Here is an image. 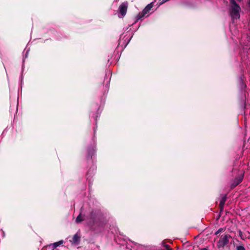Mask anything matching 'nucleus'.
Here are the masks:
<instances>
[{
  "mask_svg": "<svg viewBox=\"0 0 250 250\" xmlns=\"http://www.w3.org/2000/svg\"><path fill=\"white\" fill-rule=\"evenodd\" d=\"M102 216V213L99 209H92L86 217L87 219H89L88 225L91 228L93 227L96 224L97 220L99 219Z\"/></svg>",
  "mask_w": 250,
  "mask_h": 250,
  "instance_id": "f257e3e1",
  "label": "nucleus"
},
{
  "mask_svg": "<svg viewBox=\"0 0 250 250\" xmlns=\"http://www.w3.org/2000/svg\"><path fill=\"white\" fill-rule=\"evenodd\" d=\"M231 4L230 8V14L233 18L240 17L239 12L241 10V8L238 4L236 3L235 0H229Z\"/></svg>",
  "mask_w": 250,
  "mask_h": 250,
  "instance_id": "f03ea898",
  "label": "nucleus"
},
{
  "mask_svg": "<svg viewBox=\"0 0 250 250\" xmlns=\"http://www.w3.org/2000/svg\"><path fill=\"white\" fill-rule=\"evenodd\" d=\"M231 236L229 234L222 235L217 243V247L220 250H223L224 247L229 243V238Z\"/></svg>",
  "mask_w": 250,
  "mask_h": 250,
  "instance_id": "7ed1b4c3",
  "label": "nucleus"
},
{
  "mask_svg": "<svg viewBox=\"0 0 250 250\" xmlns=\"http://www.w3.org/2000/svg\"><path fill=\"white\" fill-rule=\"evenodd\" d=\"M154 6V2H152L147 4L145 8L143 9L141 13H140L136 16V20L135 23L137 22L139 20L144 17L146 14L149 13V11Z\"/></svg>",
  "mask_w": 250,
  "mask_h": 250,
  "instance_id": "20e7f679",
  "label": "nucleus"
},
{
  "mask_svg": "<svg viewBox=\"0 0 250 250\" xmlns=\"http://www.w3.org/2000/svg\"><path fill=\"white\" fill-rule=\"evenodd\" d=\"M128 7L127 2L122 3L119 6V11L123 16H125Z\"/></svg>",
  "mask_w": 250,
  "mask_h": 250,
  "instance_id": "39448f33",
  "label": "nucleus"
},
{
  "mask_svg": "<svg viewBox=\"0 0 250 250\" xmlns=\"http://www.w3.org/2000/svg\"><path fill=\"white\" fill-rule=\"evenodd\" d=\"M81 241V235L78 233H76L72 237V239L69 240L72 245H78Z\"/></svg>",
  "mask_w": 250,
  "mask_h": 250,
  "instance_id": "423d86ee",
  "label": "nucleus"
},
{
  "mask_svg": "<svg viewBox=\"0 0 250 250\" xmlns=\"http://www.w3.org/2000/svg\"><path fill=\"white\" fill-rule=\"evenodd\" d=\"M243 176H238L235 178L233 181V182L231 184V188H233L238 185L243 180Z\"/></svg>",
  "mask_w": 250,
  "mask_h": 250,
  "instance_id": "0eeeda50",
  "label": "nucleus"
},
{
  "mask_svg": "<svg viewBox=\"0 0 250 250\" xmlns=\"http://www.w3.org/2000/svg\"><path fill=\"white\" fill-rule=\"evenodd\" d=\"M87 151L88 156L90 157L92 159L93 156H94L95 154V147H90L88 149Z\"/></svg>",
  "mask_w": 250,
  "mask_h": 250,
  "instance_id": "6e6552de",
  "label": "nucleus"
},
{
  "mask_svg": "<svg viewBox=\"0 0 250 250\" xmlns=\"http://www.w3.org/2000/svg\"><path fill=\"white\" fill-rule=\"evenodd\" d=\"M226 200H227V195L225 194V195H223V197H222V199L220 200V204H219V206H224V205L225 204Z\"/></svg>",
  "mask_w": 250,
  "mask_h": 250,
  "instance_id": "1a4fd4ad",
  "label": "nucleus"
},
{
  "mask_svg": "<svg viewBox=\"0 0 250 250\" xmlns=\"http://www.w3.org/2000/svg\"><path fill=\"white\" fill-rule=\"evenodd\" d=\"M84 219L82 217V213L81 212L79 215L77 217L76 219V222L77 223H80L82 222Z\"/></svg>",
  "mask_w": 250,
  "mask_h": 250,
  "instance_id": "9d476101",
  "label": "nucleus"
},
{
  "mask_svg": "<svg viewBox=\"0 0 250 250\" xmlns=\"http://www.w3.org/2000/svg\"><path fill=\"white\" fill-rule=\"evenodd\" d=\"M239 236L240 237L241 239L244 240L247 238V236L245 234H244L241 230H239Z\"/></svg>",
  "mask_w": 250,
  "mask_h": 250,
  "instance_id": "9b49d317",
  "label": "nucleus"
},
{
  "mask_svg": "<svg viewBox=\"0 0 250 250\" xmlns=\"http://www.w3.org/2000/svg\"><path fill=\"white\" fill-rule=\"evenodd\" d=\"M63 243V240H60V241H59L58 242H55L53 244V248H56L58 246H59L61 245Z\"/></svg>",
  "mask_w": 250,
  "mask_h": 250,
  "instance_id": "f8f14e48",
  "label": "nucleus"
},
{
  "mask_svg": "<svg viewBox=\"0 0 250 250\" xmlns=\"http://www.w3.org/2000/svg\"><path fill=\"white\" fill-rule=\"evenodd\" d=\"M236 250H246L243 246H238L236 247Z\"/></svg>",
  "mask_w": 250,
  "mask_h": 250,
  "instance_id": "ddd939ff",
  "label": "nucleus"
},
{
  "mask_svg": "<svg viewBox=\"0 0 250 250\" xmlns=\"http://www.w3.org/2000/svg\"><path fill=\"white\" fill-rule=\"evenodd\" d=\"M164 247L166 248V249L167 250H171V249L170 248V247L169 245H167V244H164Z\"/></svg>",
  "mask_w": 250,
  "mask_h": 250,
  "instance_id": "4468645a",
  "label": "nucleus"
},
{
  "mask_svg": "<svg viewBox=\"0 0 250 250\" xmlns=\"http://www.w3.org/2000/svg\"><path fill=\"white\" fill-rule=\"evenodd\" d=\"M224 231V229L223 228L219 229L217 231L215 232V234L217 235L219 233L221 232L222 231Z\"/></svg>",
  "mask_w": 250,
  "mask_h": 250,
  "instance_id": "2eb2a0df",
  "label": "nucleus"
},
{
  "mask_svg": "<svg viewBox=\"0 0 250 250\" xmlns=\"http://www.w3.org/2000/svg\"><path fill=\"white\" fill-rule=\"evenodd\" d=\"M224 206H219V209H220V213H219L220 214H221V212L223 211V210H224Z\"/></svg>",
  "mask_w": 250,
  "mask_h": 250,
  "instance_id": "dca6fc26",
  "label": "nucleus"
},
{
  "mask_svg": "<svg viewBox=\"0 0 250 250\" xmlns=\"http://www.w3.org/2000/svg\"><path fill=\"white\" fill-rule=\"evenodd\" d=\"M168 0H164L162 3H165V2H167V1H168Z\"/></svg>",
  "mask_w": 250,
  "mask_h": 250,
  "instance_id": "f3484780",
  "label": "nucleus"
},
{
  "mask_svg": "<svg viewBox=\"0 0 250 250\" xmlns=\"http://www.w3.org/2000/svg\"><path fill=\"white\" fill-rule=\"evenodd\" d=\"M248 5H249V7L250 8V0H249L248 1Z\"/></svg>",
  "mask_w": 250,
  "mask_h": 250,
  "instance_id": "a211bd4d",
  "label": "nucleus"
},
{
  "mask_svg": "<svg viewBox=\"0 0 250 250\" xmlns=\"http://www.w3.org/2000/svg\"><path fill=\"white\" fill-rule=\"evenodd\" d=\"M238 1H240L241 0H237Z\"/></svg>",
  "mask_w": 250,
  "mask_h": 250,
  "instance_id": "6ab92c4d",
  "label": "nucleus"
}]
</instances>
